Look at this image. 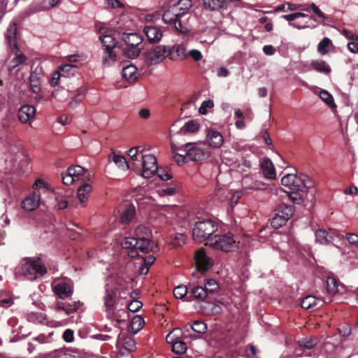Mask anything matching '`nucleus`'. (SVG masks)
Instances as JSON below:
<instances>
[{
	"label": "nucleus",
	"instance_id": "1",
	"mask_svg": "<svg viewBox=\"0 0 358 358\" xmlns=\"http://www.w3.org/2000/svg\"><path fill=\"white\" fill-rule=\"evenodd\" d=\"M152 235L149 227L140 225L136 228L134 237H126L122 242L121 245L127 250L128 256L135 258L138 256V252L148 253L156 252L158 246L152 240Z\"/></svg>",
	"mask_w": 358,
	"mask_h": 358
},
{
	"label": "nucleus",
	"instance_id": "2",
	"mask_svg": "<svg viewBox=\"0 0 358 358\" xmlns=\"http://www.w3.org/2000/svg\"><path fill=\"white\" fill-rule=\"evenodd\" d=\"M47 272V267L41 257H25L23 259L21 264V273L27 279L36 280L45 275Z\"/></svg>",
	"mask_w": 358,
	"mask_h": 358
},
{
	"label": "nucleus",
	"instance_id": "3",
	"mask_svg": "<svg viewBox=\"0 0 358 358\" xmlns=\"http://www.w3.org/2000/svg\"><path fill=\"white\" fill-rule=\"evenodd\" d=\"M217 231V224L212 220H203L195 223L192 229V236L194 241L198 242L206 241V245H209V240L214 237V233Z\"/></svg>",
	"mask_w": 358,
	"mask_h": 358
},
{
	"label": "nucleus",
	"instance_id": "4",
	"mask_svg": "<svg viewBox=\"0 0 358 358\" xmlns=\"http://www.w3.org/2000/svg\"><path fill=\"white\" fill-rule=\"evenodd\" d=\"M121 39L127 45V47L124 48L122 50L123 54L130 59L137 58L142 50L140 47L143 41L142 36L136 32L129 34L123 33Z\"/></svg>",
	"mask_w": 358,
	"mask_h": 358
},
{
	"label": "nucleus",
	"instance_id": "5",
	"mask_svg": "<svg viewBox=\"0 0 358 358\" xmlns=\"http://www.w3.org/2000/svg\"><path fill=\"white\" fill-rule=\"evenodd\" d=\"M281 184L291 191L289 196L294 203H300L303 201V194L299 189L304 186L303 181L295 174H287L281 179Z\"/></svg>",
	"mask_w": 358,
	"mask_h": 358
},
{
	"label": "nucleus",
	"instance_id": "6",
	"mask_svg": "<svg viewBox=\"0 0 358 358\" xmlns=\"http://www.w3.org/2000/svg\"><path fill=\"white\" fill-rule=\"evenodd\" d=\"M239 241H236L234 235L228 233L224 235H215L209 240V246L223 252L234 251L238 248Z\"/></svg>",
	"mask_w": 358,
	"mask_h": 358
},
{
	"label": "nucleus",
	"instance_id": "7",
	"mask_svg": "<svg viewBox=\"0 0 358 358\" xmlns=\"http://www.w3.org/2000/svg\"><path fill=\"white\" fill-rule=\"evenodd\" d=\"M104 50L102 59L104 66L112 65L116 59V52L114 49L116 48L117 41L110 34H103L99 36Z\"/></svg>",
	"mask_w": 358,
	"mask_h": 358
},
{
	"label": "nucleus",
	"instance_id": "8",
	"mask_svg": "<svg viewBox=\"0 0 358 358\" xmlns=\"http://www.w3.org/2000/svg\"><path fill=\"white\" fill-rule=\"evenodd\" d=\"M182 17L178 7L172 6L164 13L162 20L164 23L171 24L178 32L185 34L188 31V29L182 24L180 21Z\"/></svg>",
	"mask_w": 358,
	"mask_h": 358
},
{
	"label": "nucleus",
	"instance_id": "9",
	"mask_svg": "<svg viewBox=\"0 0 358 358\" xmlns=\"http://www.w3.org/2000/svg\"><path fill=\"white\" fill-rule=\"evenodd\" d=\"M166 46L158 45L153 49L146 50L143 54V59L147 65L151 66L162 62L166 56Z\"/></svg>",
	"mask_w": 358,
	"mask_h": 358
},
{
	"label": "nucleus",
	"instance_id": "10",
	"mask_svg": "<svg viewBox=\"0 0 358 358\" xmlns=\"http://www.w3.org/2000/svg\"><path fill=\"white\" fill-rule=\"evenodd\" d=\"M141 159L143 160L142 176L145 178H150L158 169L157 159L153 155H142Z\"/></svg>",
	"mask_w": 358,
	"mask_h": 358
},
{
	"label": "nucleus",
	"instance_id": "11",
	"mask_svg": "<svg viewBox=\"0 0 358 358\" xmlns=\"http://www.w3.org/2000/svg\"><path fill=\"white\" fill-rule=\"evenodd\" d=\"M184 152L187 153L188 161H200L206 158L207 153L204 149L195 146L194 143L184 145Z\"/></svg>",
	"mask_w": 358,
	"mask_h": 358
},
{
	"label": "nucleus",
	"instance_id": "12",
	"mask_svg": "<svg viewBox=\"0 0 358 358\" xmlns=\"http://www.w3.org/2000/svg\"><path fill=\"white\" fill-rule=\"evenodd\" d=\"M195 263L199 271H208L213 264V260L206 255L204 249L201 248L195 254Z\"/></svg>",
	"mask_w": 358,
	"mask_h": 358
},
{
	"label": "nucleus",
	"instance_id": "13",
	"mask_svg": "<svg viewBox=\"0 0 358 358\" xmlns=\"http://www.w3.org/2000/svg\"><path fill=\"white\" fill-rule=\"evenodd\" d=\"M143 31L150 43H158L163 36L162 30L159 27L152 25L145 26Z\"/></svg>",
	"mask_w": 358,
	"mask_h": 358
},
{
	"label": "nucleus",
	"instance_id": "14",
	"mask_svg": "<svg viewBox=\"0 0 358 358\" xmlns=\"http://www.w3.org/2000/svg\"><path fill=\"white\" fill-rule=\"evenodd\" d=\"M54 293L61 299L64 300L73 294L72 286L65 281L58 282L52 287Z\"/></svg>",
	"mask_w": 358,
	"mask_h": 358
},
{
	"label": "nucleus",
	"instance_id": "15",
	"mask_svg": "<svg viewBox=\"0 0 358 358\" xmlns=\"http://www.w3.org/2000/svg\"><path fill=\"white\" fill-rule=\"evenodd\" d=\"M327 292L331 295L343 294L345 292V286L334 277H328L327 279Z\"/></svg>",
	"mask_w": 358,
	"mask_h": 358
},
{
	"label": "nucleus",
	"instance_id": "16",
	"mask_svg": "<svg viewBox=\"0 0 358 358\" xmlns=\"http://www.w3.org/2000/svg\"><path fill=\"white\" fill-rule=\"evenodd\" d=\"M80 306V301L64 302L57 301L55 303V310L57 311H64L66 315L75 313Z\"/></svg>",
	"mask_w": 358,
	"mask_h": 358
},
{
	"label": "nucleus",
	"instance_id": "17",
	"mask_svg": "<svg viewBox=\"0 0 358 358\" xmlns=\"http://www.w3.org/2000/svg\"><path fill=\"white\" fill-rule=\"evenodd\" d=\"M36 113V109L30 105H23L18 110V119L22 123H27L31 120Z\"/></svg>",
	"mask_w": 358,
	"mask_h": 358
},
{
	"label": "nucleus",
	"instance_id": "18",
	"mask_svg": "<svg viewBox=\"0 0 358 358\" xmlns=\"http://www.w3.org/2000/svg\"><path fill=\"white\" fill-rule=\"evenodd\" d=\"M166 56L171 60L183 59L187 57L185 48L181 45H176L172 49H167Z\"/></svg>",
	"mask_w": 358,
	"mask_h": 358
},
{
	"label": "nucleus",
	"instance_id": "19",
	"mask_svg": "<svg viewBox=\"0 0 358 358\" xmlns=\"http://www.w3.org/2000/svg\"><path fill=\"white\" fill-rule=\"evenodd\" d=\"M39 199V194L34 192L22 201V207L26 210H34L38 208Z\"/></svg>",
	"mask_w": 358,
	"mask_h": 358
},
{
	"label": "nucleus",
	"instance_id": "20",
	"mask_svg": "<svg viewBox=\"0 0 358 358\" xmlns=\"http://www.w3.org/2000/svg\"><path fill=\"white\" fill-rule=\"evenodd\" d=\"M0 142L8 148L17 147L18 139L13 133L4 131L0 133Z\"/></svg>",
	"mask_w": 358,
	"mask_h": 358
},
{
	"label": "nucleus",
	"instance_id": "21",
	"mask_svg": "<svg viewBox=\"0 0 358 358\" xmlns=\"http://www.w3.org/2000/svg\"><path fill=\"white\" fill-rule=\"evenodd\" d=\"M303 181L304 186L301 187V189H299V192L303 194V201L306 198L308 199V196L310 193L311 196L313 197V194L315 193V189H312L313 186V182L310 180V178L306 175H301L299 176Z\"/></svg>",
	"mask_w": 358,
	"mask_h": 358
},
{
	"label": "nucleus",
	"instance_id": "22",
	"mask_svg": "<svg viewBox=\"0 0 358 358\" xmlns=\"http://www.w3.org/2000/svg\"><path fill=\"white\" fill-rule=\"evenodd\" d=\"M207 141L210 146L218 148L222 146L224 140L221 134L217 131L208 130Z\"/></svg>",
	"mask_w": 358,
	"mask_h": 358
},
{
	"label": "nucleus",
	"instance_id": "23",
	"mask_svg": "<svg viewBox=\"0 0 358 358\" xmlns=\"http://www.w3.org/2000/svg\"><path fill=\"white\" fill-rule=\"evenodd\" d=\"M275 213L288 221L294 214V207L292 205L280 203L276 207Z\"/></svg>",
	"mask_w": 358,
	"mask_h": 358
},
{
	"label": "nucleus",
	"instance_id": "24",
	"mask_svg": "<svg viewBox=\"0 0 358 358\" xmlns=\"http://www.w3.org/2000/svg\"><path fill=\"white\" fill-rule=\"evenodd\" d=\"M242 182L245 189L263 190L266 188V183L259 180H253L248 177L244 178Z\"/></svg>",
	"mask_w": 358,
	"mask_h": 358
},
{
	"label": "nucleus",
	"instance_id": "25",
	"mask_svg": "<svg viewBox=\"0 0 358 358\" xmlns=\"http://www.w3.org/2000/svg\"><path fill=\"white\" fill-rule=\"evenodd\" d=\"M17 34V24L15 22L11 23L6 31V37L8 41V43L13 48V50L17 48V44L16 41Z\"/></svg>",
	"mask_w": 358,
	"mask_h": 358
},
{
	"label": "nucleus",
	"instance_id": "26",
	"mask_svg": "<svg viewBox=\"0 0 358 358\" xmlns=\"http://www.w3.org/2000/svg\"><path fill=\"white\" fill-rule=\"evenodd\" d=\"M171 152L173 155V157L174 159V161L178 164L181 165L188 162L187 157V153L185 152V155L177 153L176 151L178 150H182L184 151V145L178 147L175 143L171 144Z\"/></svg>",
	"mask_w": 358,
	"mask_h": 358
},
{
	"label": "nucleus",
	"instance_id": "27",
	"mask_svg": "<svg viewBox=\"0 0 358 358\" xmlns=\"http://www.w3.org/2000/svg\"><path fill=\"white\" fill-rule=\"evenodd\" d=\"M122 75L127 81L135 82L137 79V68L133 64H128L123 66Z\"/></svg>",
	"mask_w": 358,
	"mask_h": 358
},
{
	"label": "nucleus",
	"instance_id": "28",
	"mask_svg": "<svg viewBox=\"0 0 358 358\" xmlns=\"http://www.w3.org/2000/svg\"><path fill=\"white\" fill-rule=\"evenodd\" d=\"M92 190V187L89 183H84L79 187L77 190L78 198L83 206H85V203L88 199L90 193Z\"/></svg>",
	"mask_w": 358,
	"mask_h": 358
},
{
	"label": "nucleus",
	"instance_id": "29",
	"mask_svg": "<svg viewBox=\"0 0 358 358\" xmlns=\"http://www.w3.org/2000/svg\"><path fill=\"white\" fill-rule=\"evenodd\" d=\"M262 170L265 178L268 179H274L275 177V168L272 162L268 159H264L262 164Z\"/></svg>",
	"mask_w": 358,
	"mask_h": 358
},
{
	"label": "nucleus",
	"instance_id": "30",
	"mask_svg": "<svg viewBox=\"0 0 358 358\" xmlns=\"http://www.w3.org/2000/svg\"><path fill=\"white\" fill-rule=\"evenodd\" d=\"M200 125L195 120H189L185 122L184 126L180 129V134L185 135L187 134H194L199 130Z\"/></svg>",
	"mask_w": 358,
	"mask_h": 358
},
{
	"label": "nucleus",
	"instance_id": "31",
	"mask_svg": "<svg viewBox=\"0 0 358 358\" xmlns=\"http://www.w3.org/2000/svg\"><path fill=\"white\" fill-rule=\"evenodd\" d=\"M310 64L313 69L317 72L328 75L331 71L329 64L323 60H313Z\"/></svg>",
	"mask_w": 358,
	"mask_h": 358
},
{
	"label": "nucleus",
	"instance_id": "32",
	"mask_svg": "<svg viewBox=\"0 0 358 358\" xmlns=\"http://www.w3.org/2000/svg\"><path fill=\"white\" fill-rule=\"evenodd\" d=\"M136 209L134 205H129L121 214L120 221L122 224H129L134 217Z\"/></svg>",
	"mask_w": 358,
	"mask_h": 358
},
{
	"label": "nucleus",
	"instance_id": "33",
	"mask_svg": "<svg viewBox=\"0 0 358 358\" xmlns=\"http://www.w3.org/2000/svg\"><path fill=\"white\" fill-rule=\"evenodd\" d=\"M316 241L320 244H329L332 241L333 237L324 229H318L315 231Z\"/></svg>",
	"mask_w": 358,
	"mask_h": 358
},
{
	"label": "nucleus",
	"instance_id": "34",
	"mask_svg": "<svg viewBox=\"0 0 358 358\" xmlns=\"http://www.w3.org/2000/svg\"><path fill=\"white\" fill-rule=\"evenodd\" d=\"M319 301L313 296L308 295L303 298L301 301V306L303 309H310L318 308Z\"/></svg>",
	"mask_w": 358,
	"mask_h": 358
},
{
	"label": "nucleus",
	"instance_id": "35",
	"mask_svg": "<svg viewBox=\"0 0 358 358\" xmlns=\"http://www.w3.org/2000/svg\"><path fill=\"white\" fill-rule=\"evenodd\" d=\"M318 343L315 337L303 338L298 341L299 346L303 350H310L313 348Z\"/></svg>",
	"mask_w": 358,
	"mask_h": 358
},
{
	"label": "nucleus",
	"instance_id": "36",
	"mask_svg": "<svg viewBox=\"0 0 358 358\" xmlns=\"http://www.w3.org/2000/svg\"><path fill=\"white\" fill-rule=\"evenodd\" d=\"M109 159L114 162V163L122 170H127L129 167V164L124 156L113 153L109 155Z\"/></svg>",
	"mask_w": 358,
	"mask_h": 358
},
{
	"label": "nucleus",
	"instance_id": "37",
	"mask_svg": "<svg viewBox=\"0 0 358 358\" xmlns=\"http://www.w3.org/2000/svg\"><path fill=\"white\" fill-rule=\"evenodd\" d=\"M29 85L31 91L38 94L41 92V81L37 73H31L29 76Z\"/></svg>",
	"mask_w": 358,
	"mask_h": 358
},
{
	"label": "nucleus",
	"instance_id": "38",
	"mask_svg": "<svg viewBox=\"0 0 358 358\" xmlns=\"http://www.w3.org/2000/svg\"><path fill=\"white\" fill-rule=\"evenodd\" d=\"M67 172L71 176H75L76 180H79L80 177L82 180L86 178L84 168L78 165L69 167Z\"/></svg>",
	"mask_w": 358,
	"mask_h": 358
},
{
	"label": "nucleus",
	"instance_id": "39",
	"mask_svg": "<svg viewBox=\"0 0 358 358\" xmlns=\"http://www.w3.org/2000/svg\"><path fill=\"white\" fill-rule=\"evenodd\" d=\"M192 0H179L176 4L173 6H178V10L182 16L187 13V11L192 7Z\"/></svg>",
	"mask_w": 358,
	"mask_h": 358
},
{
	"label": "nucleus",
	"instance_id": "40",
	"mask_svg": "<svg viewBox=\"0 0 358 358\" xmlns=\"http://www.w3.org/2000/svg\"><path fill=\"white\" fill-rule=\"evenodd\" d=\"M190 328L199 335L206 333L208 329L206 324L200 320L194 321L193 324L190 325Z\"/></svg>",
	"mask_w": 358,
	"mask_h": 358
},
{
	"label": "nucleus",
	"instance_id": "41",
	"mask_svg": "<svg viewBox=\"0 0 358 358\" xmlns=\"http://www.w3.org/2000/svg\"><path fill=\"white\" fill-rule=\"evenodd\" d=\"M203 4L210 10H220L223 8L222 0H203Z\"/></svg>",
	"mask_w": 358,
	"mask_h": 358
},
{
	"label": "nucleus",
	"instance_id": "42",
	"mask_svg": "<svg viewBox=\"0 0 358 358\" xmlns=\"http://www.w3.org/2000/svg\"><path fill=\"white\" fill-rule=\"evenodd\" d=\"M172 350L176 354L182 355L187 351V345L179 338L176 341L173 343Z\"/></svg>",
	"mask_w": 358,
	"mask_h": 358
},
{
	"label": "nucleus",
	"instance_id": "43",
	"mask_svg": "<svg viewBox=\"0 0 358 358\" xmlns=\"http://www.w3.org/2000/svg\"><path fill=\"white\" fill-rule=\"evenodd\" d=\"M208 293L206 289L201 286H196L192 290V295L196 299L203 300L206 299Z\"/></svg>",
	"mask_w": 358,
	"mask_h": 358
},
{
	"label": "nucleus",
	"instance_id": "44",
	"mask_svg": "<svg viewBox=\"0 0 358 358\" xmlns=\"http://www.w3.org/2000/svg\"><path fill=\"white\" fill-rule=\"evenodd\" d=\"M186 236L183 234H176L171 241V245L174 248L180 247L185 244Z\"/></svg>",
	"mask_w": 358,
	"mask_h": 358
},
{
	"label": "nucleus",
	"instance_id": "45",
	"mask_svg": "<svg viewBox=\"0 0 358 358\" xmlns=\"http://www.w3.org/2000/svg\"><path fill=\"white\" fill-rule=\"evenodd\" d=\"M320 97L324 101L329 107L336 108V105L334 102V98L332 95L326 90H322L320 92Z\"/></svg>",
	"mask_w": 358,
	"mask_h": 358
},
{
	"label": "nucleus",
	"instance_id": "46",
	"mask_svg": "<svg viewBox=\"0 0 358 358\" xmlns=\"http://www.w3.org/2000/svg\"><path fill=\"white\" fill-rule=\"evenodd\" d=\"M310 8L312 9L313 12L319 17L323 20V22H322V24L325 25V21L329 22V17L327 16L320 8L318 6H317L314 3H311L310 5Z\"/></svg>",
	"mask_w": 358,
	"mask_h": 358
},
{
	"label": "nucleus",
	"instance_id": "47",
	"mask_svg": "<svg viewBox=\"0 0 358 358\" xmlns=\"http://www.w3.org/2000/svg\"><path fill=\"white\" fill-rule=\"evenodd\" d=\"M115 296L116 293L114 291H110L108 289L106 290V294L105 296V305L108 308H111L114 306L115 303Z\"/></svg>",
	"mask_w": 358,
	"mask_h": 358
},
{
	"label": "nucleus",
	"instance_id": "48",
	"mask_svg": "<svg viewBox=\"0 0 358 358\" xmlns=\"http://www.w3.org/2000/svg\"><path fill=\"white\" fill-rule=\"evenodd\" d=\"M331 43V40L329 38H324L317 45V51L321 55H325L328 52L327 48Z\"/></svg>",
	"mask_w": 358,
	"mask_h": 358
},
{
	"label": "nucleus",
	"instance_id": "49",
	"mask_svg": "<svg viewBox=\"0 0 358 358\" xmlns=\"http://www.w3.org/2000/svg\"><path fill=\"white\" fill-rule=\"evenodd\" d=\"M144 320L141 316H135L131 320V325L133 330H135L136 332L141 330L144 325Z\"/></svg>",
	"mask_w": 358,
	"mask_h": 358
},
{
	"label": "nucleus",
	"instance_id": "50",
	"mask_svg": "<svg viewBox=\"0 0 358 358\" xmlns=\"http://www.w3.org/2000/svg\"><path fill=\"white\" fill-rule=\"evenodd\" d=\"M188 292V289L185 285H178L173 289V295L177 299L184 298Z\"/></svg>",
	"mask_w": 358,
	"mask_h": 358
},
{
	"label": "nucleus",
	"instance_id": "51",
	"mask_svg": "<svg viewBox=\"0 0 358 358\" xmlns=\"http://www.w3.org/2000/svg\"><path fill=\"white\" fill-rule=\"evenodd\" d=\"M208 293H215L219 289V285L214 279L207 280L205 287Z\"/></svg>",
	"mask_w": 358,
	"mask_h": 358
},
{
	"label": "nucleus",
	"instance_id": "52",
	"mask_svg": "<svg viewBox=\"0 0 358 358\" xmlns=\"http://www.w3.org/2000/svg\"><path fill=\"white\" fill-rule=\"evenodd\" d=\"M287 222V221L285 219L280 217V215H275V217L271 220V224L272 227L278 229L285 224Z\"/></svg>",
	"mask_w": 358,
	"mask_h": 358
},
{
	"label": "nucleus",
	"instance_id": "53",
	"mask_svg": "<svg viewBox=\"0 0 358 358\" xmlns=\"http://www.w3.org/2000/svg\"><path fill=\"white\" fill-rule=\"evenodd\" d=\"M214 106L213 101L207 100L203 101L201 106H200L199 111L201 115H206L208 112V108H211Z\"/></svg>",
	"mask_w": 358,
	"mask_h": 358
},
{
	"label": "nucleus",
	"instance_id": "54",
	"mask_svg": "<svg viewBox=\"0 0 358 358\" xmlns=\"http://www.w3.org/2000/svg\"><path fill=\"white\" fill-rule=\"evenodd\" d=\"M136 341L132 338H127L124 342V348L125 350L132 352L136 348Z\"/></svg>",
	"mask_w": 358,
	"mask_h": 358
},
{
	"label": "nucleus",
	"instance_id": "55",
	"mask_svg": "<svg viewBox=\"0 0 358 358\" xmlns=\"http://www.w3.org/2000/svg\"><path fill=\"white\" fill-rule=\"evenodd\" d=\"M159 178L162 180L167 181L172 178V176L169 173V171L163 169H159L156 171Z\"/></svg>",
	"mask_w": 358,
	"mask_h": 358
},
{
	"label": "nucleus",
	"instance_id": "56",
	"mask_svg": "<svg viewBox=\"0 0 358 358\" xmlns=\"http://www.w3.org/2000/svg\"><path fill=\"white\" fill-rule=\"evenodd\" d=\"M142 307V303L138 300L132 301L127 305L129 311L137 312Z\"/></svg>",
	"mask_w": 358,
	"mask_h": 358
},
{
	"label": "nucleus",
	"instance_id": "57",
	"mask_svg": "<svg viewBox=\"0 0 358 358\" xmlns=\"http://www.w3.org/2000/svg\"><path fill=\"white\" fill-rule=\"evenodd\" d=\"M56 195V201H57V205L56 207L59 210H64L67 208L68 206V201L66 199H60L59 194L57 192L55 193Z\"/></svg>",
	"mask_w": 358,
	"mask_h": 358
},
{
	"label": "nucleus",
	"instance_id": "58",
	"mask_svg": "<svg viewBox=\"0 0 358 358\" xmlns=\"http://www.w3.org/2000/svg\"><path fill=\"white\" fill-rule=\"evenodd\" d=\"M176 332H180V333H181V332H182V331H181V329H179V328H175V329H173V331H172L171 333H169V334L166 336V340L167 343H171V345H173V342L176 341L179 338V336H178V337H174V335H173V334L174 333H176Z\"/></svg>",
	"mask_w": 358,
	"mask_h": 358
},
{
	"label": "nucleus",
	"instance_id": "59",
	"mask_svg": "<svg viewBox=\"0 0 358 358\" xmlns=\"http://www.w3.org/2000/svg\"><path fill=\"white\" fill-rule=\"evenodd\" d=\"M27 60V57L23 54L17 55L14 59L12 60V63L13 64V67H15L20 64L24 63Z\"/></svg>",
	"mask_w": 358,
	"mask_h": 358
},
{
	"label": "nucleus",
	"instance_id": "60",
	"mask_svg": "<svg viewBox=\"0 0 358 358\" xmlns=\"http://www.w3.org/2000/svg\"><path fill=\"white\" fill-rule=\"evenodd\" d=\"M73 335H74L73 331L70 329H68L64 331L62 338L66 342L71 343L73 341V338H74Z\"/></svg>",
	"mask_w": 358,
	"mask_h": 358
},
{
	"label": "nucleus",
	"instance_id": "61",
	"mask_svg": "<svg viewBox=\"0 0 358 358\" xmlns=\"http://www.w3.org/2000/svg\"><path fill=\"white\" fill-rule=\"evenodd\" d=\"M352 328L349 324H344L339 328V334L343 337H348L351 334Z\"/></svg>",
	"mask_w": 358,
	"mask_h": 358
},
{
	"label": "nucleus",
	"instance_id": "62",
	"mask_svg": "<svg viewBox=\"0 0 358 358\" xmlns=\"http://www.w3.org/2000/svg\"><path fill=\"white\" fill-rule=\"evenodd\" d=\"M62 73L59 71H55L53 73L52 77L50 79V85L52 87H55L59 84V80L61 76H62Z\"/></svg>",
	"mask_w": 358,
	"mask_h": 358
},
{
	"label": "nucleus",
	"instance_id": "63",
	"mask_svg": "<svg viewBox=\"0 0 358 358\" xmlns=\"http://www.w3.org/2000/svg\"><path fill=\"white\" fill-rule=\"evenodd\" d=\"M107 7L110 8H117L123 7V4L119 0H106Z\"/></svg>",
	"mask_w": 358,
	"mask_h": 358
},
{
	"label": "nucleus",
	"instance_id": "64",
	"mask_svg": "<svg viewBox=\"0 0 358 358\" xmlns=\"http://www.w3.org/2000/svg\"><path fill=\"white\" fill-rule=\"evenodd\" d=\"M73 67L71 64H64L59 66L58 71L62 73V76L66 77Z\"/></svg>",
	"mask_w": 358,
	"mask_h": 358
}]
</instances>
